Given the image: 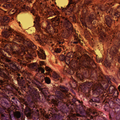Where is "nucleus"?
Wrapping results in <instances>:
<instances>
[{
    "label": "nucleus",
    "mask_w": 120,
    "mask_h": 120,
    "mask_svg": "<svg viewBox=\"0 0 120 120\" xmlns=\"http://www.w3.org/2000/svg\"><path fill=\"white\" fill-rule=\"evenodd\" d=\"M22 74H23V75L25 76V79H26V78H27V79H26V80L28 81L30 83V81H31V82H32L33 83L35 84H36L35 81L34 80H32L31 81V79H30L29 76L30 75V73L28 72H23Z\"/></svg>",
    "instance_id": "aec40b11"
},
{
    "label": "nucleus",
    "mask_w": 120,
    "mask_h": 120,
    "mask_svg": "<svg viewBox=\"0 0 120 120\" xmlns=\"http://www.w3.org/2000/svg\"><path fill=\"white\" fill-rule=\"evenodd\" d=\"M13 35H15L18 41L21 44H19V45L24 47L25 49H26V51L28 50H31L32 49H37L36 46L29 39H27L24 36L23 34L21 33L16 32Z\"/></svg>",
    "instance_id": "20e7f679"
},
{
    "label": "nucleus",
    "mask_w": 120,
    "mask_h": 120,
    "mask_svg": "<svg viewBox=\"0 0 120 120\" xmlns=\"http://www.w3.org/2000/svg\"><path fill=\"white\" fill-rule=\"evenodd\" d=\"M21 64L22 65L26 66L27 65V63L26 62H24V61H21Z\"/></svg>",
    "instance_id": "e2e57ef3"
},
{
    "label": "nucleus",
    "mask_w": 120,
    "mask_h": 120,
    "mask_svg": "<svg viewBox=\"0 0 120 120\" xmlns=\"http://www.w3.org/2000/svg\"><path fill=\"white\" fill-rule=\"evenodd\" d=\"M106 28L105 29L106 31H107L109 34H111L112 32V30L110 27Z\"/></svg>",
    "instance_id": "8fccbe9b"
},
{
    "label": "nucleus",
    "mask_w": 120,
    "mask_h": 120,
    "mask_svg": "<svg viewBox=\"0 0 120 120\" xmlns=\"http://www.w3.org/2000/svg\"><path fill=\"white\" fill-rule=\"evenodd\" d=\"M31 110L30 109V108L29 107H27L26 108V109L25 111V112H27L29 111H31Z\"/></svg>",
    "instance_id": "052dcab7"
},
{
    "label": "nucleus",
    "mask_w": 120,
    "mask_h": 120,
    "mask_svg": "<svg viewBox=\"0 0 120 120\" xmlns=\"http://www.w3.org/2000/svg\"><path fill=\"white\" fill-rule=\"evenodd\" d=\"M13 30L9 26H8V46H9V48L8 50H10V52H12L13 54H17L18 55L19 57L23 59H25L24 58L26 59L27 60H29L28 59V55L26 56V50L24 47H22L20 45H19L20 50L18 52H16L14 51V46L11 43V41H10V44H9V42L8 41L10 39V37L11 38L14 37V35H13L14 33Z\"/></svg>",
    "instance_id": "7ed1b4c3"
},
{
    "label": "nucleus",
    "mask_w": 120,
    "mask_h": 120,
    "mask_svg": "<svg viewBox=\"0 0 120 120\" xmlns=\"http://www.w3.org/2000/svg\"><path fill=\"white\" fill-rule=\"evenodd\" d=\"M3 44L4 45V51H6V52H8V49H7V45L8 44H7L6 43L8 42V41L7 40H5L3 41Z\"/></svg>",
    "instance_id": "2f4dec72"
},
{
    "label": "nucleus",
    "mask_w": 120,
    "mask_h": 120,
    "mask_svg": "<svg viewBox=\"0 0 120 120\" xmlns=\"http://www.w3.org/2000/svg\"><path fill=\"white\" fill-rule=\"evenodd\" d=\"M37 64L36 63L31 64L30 66V67L33 69L36 68L37 67Z\"/></svg>",
    "instance_id": "49530a36"
},
{
    "label": "nucleus",
    "mask_w": 120,
    "mask_h": 120,
    "mask_svg": "<svg viewBox=\"0 0 120 120\" xmlns=\"http://www.w3.org/2000/svg\"><path fill=\"white\" fill-rule=\"evenodd\" d=\"M80 110L82 112H86V107L85 106L82 105L81 107H80Z\"/></svg>",
    "instance_id": "e433bc0d"
},
{
    "label": "nucleus",
    "mask_w": 120,
    "mask_h": 120,
    "mask_svg": "<svg viewBox=\"0 0 120 120\" xmlns=\"http://www.w3.org/2000/svg\"><path fill=\"white\" fill-rule=\"evenodd\" d=\"M65 61L66 63L68 65L70 64H71L72 65L75 66V65H73L74 64L75 65L76 64V63L72 64V63H71V61H70V60L69 59H68V58L67 57L65 59Z\"/></svg>",
    "instance_id": "c9c22d12"
},
{
    "label": "nucleus",
    "mask_w": 120,
    "mask_h": 120,
    "mask_svg": "<svg viewBox=\"0 0 120 120\" xmlns=\"http://www.w3.org/2000/svg\"><path fill=\"white\" fill-rule=\"evenodd\" d=\"M8 111V109H0V113L1 114V116L2 114L4 115H7V113L8 112H7Z\"/></svg>",
    "instance_id": "c85d7f7f"
},
{
    "label": "nucleus",
    "mask_w": 120,
    "mask_h": 120,
    "mask_svg": "<svg viewBox=\"0 0 120 120\" xmlns=\"http://www.w3.org/2000/svg\"><path fill=\"white\" fill-rule=\"evenodd\" d=\"M69 19L71 22L72 21L75 23L76 22V18L74 15L70 16L69 18Z\"/></svg>",
    "instance_id": "ea45409f"
},
{
    "label": "nucleus",
    "mask_w": 120,
    "mask_h": 120,
    "mask_svg": "<svg viewBox=\"0 0 120 120\" xmlns=\"http://www.w3.org/2000/svg\"><path fill=\"white\" fill-rule=\"evenodd\" d=\"M105 37V35H103V36H101L100 38V39H101V40H100L101 41H102V40H103L104 39V38Z\"/></svg>",
    "instance_id": "0e129e2a"
},
{
    "label": "nucleus",
    "mask_w": 120,
    "mask_h": 120,
    "mask_svg": "<svg viewBox=\"0 0 120 120\" xmlns=\"http://www.w3.org/2000/svg\"><path fill=\"white\" fill-rule=\"evenodd\" d=\"M37 53L39 57L43 60L45 59L46 58V55L43 50L40 49L39 51H37Z\"/></svg>",
    "instance_id": "6ab92c4d"
},
{
    "label": "nucleus",
    "mask_w": 120,
    "mask_h": 120,
    "mask_svg": "<svg viewBox=\"0 0 120 120\" xmlns=\"http://www.w3.org/2000/svg\"><path fill=\"white\" fill-rule=\"evenodd\" d=\"M56 101H55L54 99H52L51 103L54 105L55 106L56 105L57 106L59 104L61 103L66 104L67 102V100L65 98V95L60 91H57L56 92Z\"/></svg>",
    "instance_id": "39448f33"
},
{
    "label": "nucleus",
    "mask_w": 120,
    "mask_h": 120,
    "mask_svg": "<svg viewBox=\"0 0 120 120\" xmlns=\"http://www.w3.org/2000/svg\"><path fill=\"white\" fill-rule=\"evenodd\" d=\"M66 57L73 59L71 61V63H76L77 65L78 62L80 61L79 56L78 55L76 52H71L68 53L66 55Z\"/></svg>",
    "instance_id": "1a4fd4ad"
},
{
    "label": "nucleus",
    "mask_w": 120,
    "mask_h": 120,
    "mask_svg": "<svg viewBox=\"0 0 120 120\" xmlns=\"http://www.w3.org/2000/svg\"><path fill=\"white\" fill-rule=\"evenodd\" d=\"M38 71H41V73H44L45 72L44 69L42 67H39L38 68Z\"/></svg>",
    "instance_id": "864d4df0"
},
{
    "label": "nucleus",
    "mask_w": 120,
    "mask_h": 120,
    "mask_svg": "<svg viewBox=\"0 0 120 120\" xmlns=\"http://www.w3.org/2000/svg\"><path fill=\"white\" fill-rule=\"evenodd\" d=\"M59 89L61 91L65 94L68 93L69 90L68 88L63 86H59Z\"/></svg>",
    "instance_id": "393cba45"
},
{
    "label": "nucleus",
    "mask_w": 120,
    "mask_h": 120,
    "mask_svg": "<svg viewBox=\"0 0 120 120\" xmlns=\"http://www.w3.org/2000/svg\"><path fill=\"white\" fill-rule=\"evenodd\" d=\"M90 59V57H88L86 59H85L80 64V63L78 62V63H77L79 64H81L85 68H90V64L89 60Z\"/></svg>",
    "instance_id": "f8f14e48"
},
{
    "label": "nucleus",
    "mask_w": 120,
    "mask_h": 120,
    "mask_svg": "<svg viewBox=\"0 0 120 120\" xmlns=\"http://www.w3.org/2000/svg\"><path fill=\"white\" fill-rule=\"evenodd\" d=\"M9 0V1H8V8H13V6L11 3L12 2V0H8V1Z\"/></svg>",
    "instance_id": "37998d69"
},
{
    "label": "nucleus",
    "mask_w": 120,
    "mask_h": 120,
    "mask_svg": "<svg viewBox=\"0 0 120 120\" xmlns=\"http://www.w3.org/2000/svg\"><path fill=\"white\" fill-rule=\"evenodd\" d=\"M108 4L105 5H100V9L101 11H105L106 8L108 7Z\"/></svg>",
    "instance_id": "c756f323"
},
{
    "label": "nucleus",
    "mask_w": 120,
    "mask_h": 120,
    "mask_svg": "<svg viewBox=\"0 0 120 120\" xmlns=\"http://www.w3.org/2000/svg\"><path fill=\"white\" fill-rule=\"evenodd\" d=\"M68 68L65 66L63 69L62 73L64 74H65L67 73H68Z\"/></svg>",
    "instance_id": "09e8293b"
},
{
    "label": "nucleus",
    "mask_w": 120,
    "mask_h": 120,
    "mask_svg": "<svg viewBox=\"0 0 120 120\" xmlns=\"http://www.w3.org/2000/svg\"><path fill=\"white\" fill-rule=\"evenodd\" d=\"M18 83L19 86H21V89L24 90V89L26 88V86H25V80L19 81V82H18Z\"/></svg>",
    "instance_id": "a878e982"
},
{
    "label": "nucleus",
    "mask_w": 120,
    "mask_h": 120,
    "mask_svg": "<svg viewBox=\"0 0 120 120\" xmlns=\"http://www.w3.org/2000/svg\"><path fill=\"white\" fill-rule=\"evenodd\" d=\"M100 99L98 97H94L89 101V103L90 105H91L92 103H100Z\"/></svg>",
    "instance_id": "412c9836"
},
{
    "label": "nucleus",
    "mask_w": 120,
    "mask_h": 120,
    "mask_svg": "<svg viewBox=\"0 0 120 120\" xmlns=\"http://www.w3.org/2000/svg\"><path fill=\"white\" fill-rule=\"evenodd\" d=\"M44 64L45 62L44 61H40V66L44 65Z\"/></svg>",
    "instance_id": "774afa93"
},
{
    "label": "nucleus",
    "mask_w": 120,
    "mask_h": 120,
    "mask_svg": "<svg viewBox=\"0 0 120 120\" xmlns=\"http://www.w3.org/2000/svg\"><path fill=\"white\" fill-rule=\"evenodd\" d=\"M61 50V48H55L53 50L54 52H55L56 53H60Z\"/></svg>",
    "instance_id": "de8ad7c7"
},
{
    "label": "nucleus",
    "mask_w": 120,
    "mask_h": 120,
    "mask_svg": "<svg viewBox=\"0 0 120 120\" xmlns=\"http://www.w3.org/2000/svg\"><path fill=\"white\" fill-rule=\"evenodd\" d=\"M26 5L24 4L23 5V6H22V9L23 11L25 10H26Z\"/></svg>",
    "instance_id": "338daca9"
},
{
    "label": "nucleus",
    "mask_w": 120,
    "mask_h": 120,
    "mask_svg": "<svg viewBox=\"0 0 120 120\" xmlns=\"http://www.w3.org/2000/svg\"><path fill=\"white\" fill-rule=\"evenodd\" d=\"M52 22V25L55 26H58L60 23H63L65 26L67 30V33L64 34H62L64 38H68L70 36L72 35L74 37V40L72 42L73 44H77L80 42V40L79 38L78 34H77L75 29L73 28L72 24L68 20L67 18L62 16H57L51 20Z\"/></svg>",
    "instance_id": "f257e3e1"
},
{
    "label": "nucleus",
    "mask_w": 120,
    "mask_h": 120,
    "mask_svg": "<svg viewBox=\"0 0 120 120\" xmlns=\"http://www.w3.org/2000/svg\"><path fill=\"white\" fill-rule=\"evenodd\" d=\"M100 4H98L96 5H95L94 9V10L95 9H96L97 10H98V9H100Z\"/></svg>",
    "instance_id": "bf43d9fd"
},
{
    "label": "nucleus",
    "mask_w": 120,
    "mask_h": 120,
    "mask_svg": "<svg viewBox=\"0 0 120 120\" xmlns=\"http://www.w3.org/2000/svg\"><path fill=\"white\" fill-rule=\"evenodd\" d=\"M51 26H50V25L48 24L45 30V32L47 33H49L51 31L50 30H51Z\"/></svg>",
    "instance_id": "72a5a7b5"
},
{
    "label": "nucleus",
    "mask_w": 120,
    "mask_h": 120,
    "mask_svg": "<svg viewBox=\"0 0 120 120\" xmlns=\"http://www.w3.org/2000/svg\"><path fill=\"white\" fill-rule=\"evenodd\" d=\"M118 0H110L109 3L108 4V7L105 10V12L107 14L109 15L112 14L113 11H114V10L111 8L110 6H113L114 4L117 2Z\"/></svg>",
    "instance_id": "9b49d317"
},
{
    "label": "nucleus",
    "mask_w": 120,
    "mask_h": 120,
    "mask_svg": "<svg viewBox=\"0 0 120 120\" xmlns=\"http://www.w3.org/2000/svg\"><path fill=\"white\" fill-rule=\"evenodd\" d=\"M99 71L100 73L99 75H97V79L96 81L97 82L96 84L95 85V89L93 90V93L96 94H101L103 93L106 88L105 86H107V83L105 84V81H107L108 83L111 84V82L110 79L112 81L115 82V81L114 79L112 78V76H105L101 73L100 69H99Z\"/></svg>",
    "instance_id": "f03ea898"
},
{
    "label": "nucleus",
    "mask_w": 120,
    "mask_h": 120,
    "mask_svg": "<svg viewBox=\"0 0 120 120\" xmlns=\"http://www.w3.org/2000/svg\"><path fill=\"white\" fill-rule=\"evenodd\" d=\"M16 65L14 62L11 60L8 59V86L9 85V82L12 81L11 76L9 75V74H11L12 72L16 69Z\"/></svg>",
    "instance_id": "0eeeda50"
},
{
    "label": "nucleus",
    "mask_w": 120,
    "mask_h": 120,
    "mask_svg": "<svg viewBox=\"0 0 120 120\" xmlns=\"http://www.w3.org/2000/svg\"><path fill=\"white\" fill-rule=\"evenodd\" d=\"M30 12L32 13L33 15L34 16H36L35 18L36 21L38 23H39L40 21V17L39 15H38L36 12H35V10L33 9L32 10L30 11Z\"/></svg>",
    "instance_id": "4be33fe9"
},
{
    "label": "nucleus",
    "mask_w": 120,
    "mask_h": 120,
    "mask_svg": "<svg viewBox=\"0 0 120 120\" xmlns=\"http://www.w3.org/2000/svg\"><path fill=\"white\" fill-rule=\"evenodd\" d=\"M120 108H116L115 109V114L119 113L120 112Z\"/></svg>",
    "instance_id": "5fc2aeb1"
},
{
    "label": "nucleus",
    "mask_w": 120,
    "mask_h": 120,
    "mask_svg": "<svg viewBox=\"0 0 120 120\" xmlns=\"http://www.w3.org/2000/svg\"><path fill=\"white\" fill-rule=\"evenodd\" d=\"M96 15L94 12L91 13L90 15L89 16V21L90 23H92V20L96 18Z\"/></svg>",
    "instance_id": "b1692460"
},
{
    "label": "nucleus",
    "mask_w": 120,
    "mask_h": 120,
    "mask_svg": "<svg viewBox=\"0 0 120 120\" xmlns=\"http://www.w3.org/2000/svg\"><path fill=\"white\" fill-rule=\"evenodd\" d=\"M52 77L53 80L55 81H57L60 79H61L59 75L54 71L52 74Z\"/></svg>",
    "instance_id": "5701e85b"
},
{
    "label": "nucleus",
    "mask_w": 120,
    "mask_h": 120,
    "mask_svg": "<svg viewBox=\"0 0 120 120\" xmlns=\"http://www.w3.org/2000/svg\"><path fill=\"white\" fill-rule=\"evenodd\" d=\"M117 11H116L114 12H113V18L117 19L116 21L117 22L118 19H120V5L119 6L117 9Z\"/></svg>",
    "instance_id": "a211bd4d"
},
{
    "label": "nucleus",
    "mask_w": 120,
    "mask_h": 120,
    "mask_svg": "<svg viewBox=\"0 0 120 120\" xmlns=\"http://www.w3.org/2000/svg\"><path fill=\"white\" fill-rule=\"evenodd\" d=\"M0 76L3 77L5 79L4 81L0 80V84L3 87V91L4 94L7 96L8 91V76L3 71H0Z\"/></svg>",
    "instance_id": "423d86ee"
},
{
    "label": "nucleus",
    "mask_w": 120,
    "mask_h": 120,
    "mask_svg": "<svg viewBox=\"0 0 120 120\" xmlns=\"http://www.w3.org/2000/svg\"><path fill=\"white\" fill-rule=\"evenodd\" d=\"M105 66L106 67H109L111 65V63L109 61L106 60L105 62L104 63Z\"/></svg>",
    "instance_id": "58836bf2"
},
{
    "label": "nucleus",
    "mask_w": 120,
    "mask_h": 120,
    "mask_svg": "<svg viewBox=\"0 0 120 120\" xmlns=\"http://www.w3.org/2000/svg\"><path fill=\"white\" fill-rule=\"evenodd\" d=\"M90 43L91 45L93 47L94 46V40L92 38V40L90 41Z\"/></svg>",
    "instance_id": "680f3d73"
},
{
    "label": "nucleus",
    "mask_w": 120,
    "mask_h": 120,
    "mask_svg": "<svg viewBox=\"0 0 120 120\" xmlns=\"http://www.w3.org/2000/svg\"><path fill=\"white\" fill-rule=\"evenodd\" d=\"M6 11H4L1 8H0V14H1L2 15H4V14L5 15L4 16L3 18V21H2V22H4V21H3V20L4 18V16H6L8 17L7 16V15H5L6 14Z\"/></svg>",
    "instance_id": "c03bdc74"
},
{
    "label": "nucleus",
    "mask_w": 120,
    "mask_h": 120,
    "mask_svg": "<svg viewBox=\"0 0 120 120\" xmlns=\"http://www.w3.org/2000/svg\"><path fill=\"white\" fill-rule=\"evenodd\" d=\"M30 94L32 96H36L37 94V90L34 89H33L29 90Z\"/></svg>",
    "instance_id": "cd10ccee"
},
{
    "label": "nucleus",
    "mask_w": 120,
    "mask_h": 120,
    "mask_svg": "<svg viewBox=\"0 0 120 120\" xmlns=\"http://www.w3.org/2000/svg\"><path fill=\"white\" fill-rule=\"evenodd\" d=\"M66 58V57L63 55L60 56L59 57L60 60L62 61L65 60Z\"/></svg>",
    "instance_id": "603ef678"
},
{
    "label": "nucleus",
    "mask_w": 120,
    "mask_h": 120,
    "mask_svg": "<svg viewBox=\"0 0 120 120\" xmlns=\"http://www.w3.org/2000/svg\"><path fill=\"white\" fill-rule=\"evenodd\" d=\"M108 91L111 94L113 93V94L116 96H117L119 94L117 89L113 86H111L109 87Z\"/></svg>",
    "instance_id": "f3484780"
},
{
    "label": "nucleus",
    "mask_w": 120,
    "mask_h": 120,
    "mask_svg": "<svg viewBox=\"0 0 120 120\" xmlns=\"http://www.w3.org/2000/svg\"><path fill=\"white\" fill-rule=\"evenodd\" d=\"M92 83L91 82H85L83 84V86L84 87H87L89 88L90 87V86H92L93 84H91Z\"/></svg>",
    "instance_id": "7c9ffc66"
},
{
    "label": "nucleus",
    "mask_w": 120,
    "mask_h": 120,
    "mask_svg": "<svg viewBox=\"0 0 120 120\" xmlns=\"http://www.w3.org/2000/svg\"><path fill=\"white\" fill-rule=\"evenodd\" d=\"M35 49H32L31 50H28L26 52L28 54V59H29V61L31 59L32 56L36 57L37 56L36 53Z\"/></svg>",
    "instance_id": "2eb2a0df"
},
{
    "label": "nucleus",
    "mask_w": 120,
    "mask_h": 120,
    "mask_svg": "<svg viewBox=\"0 0 120 120\" xmlns=\"http://www.w3.org/2000/svg\"><path fill=\"white\" fill-rule=\"evenodd\" d=\"M41 27V24L39 23H38L36 25V28L38 31H40Z\"/></svg>",
    "instance_id": "a19ab883"
},
{
    "label": "nucleus",
    "mask_w": 120,
    "mask_h": 120,
    "mask_svg": "<svg viewBox=\"0 0 120 120\" xmlns=\"http://www.w3.org/2000/svg\"><path fill=\"white\" fill-rule=\"evenodd\" d=\"M68 73L70 75H72L74 72V71L72 68H68Z\"/></svg>",
    "instance_id": "f704fd0d"
},
{
    "label": "nucleus",
    "mask_w": 120,
    "mask_h": 120,
    "mask_svg": "<svg viewBox=\"0 0 120 120\" xmlns=\"http://www.w3.org/2000/svg\"><path fill=\"white\" fill-rule=\"evenodd\" d=\"M34 38L35 40L37 41H38V42L40 45L42 46L45 45L46 43L47 40L43 38L41 39H40L39 36L37 35H35Z\"/></svg>",
    "instance_id": "ddd939ff"
},
{
    "label": "nucleus",
    "mask_w": 120,
    "mask_h": 120,
    "mask_svg": "<svg viewBox=\"0 0 120 120\" xmlns=\"http://www.w3.org/2000/svg\"><path fill=\"white\" fill-rule=\"evenodd\" d=\"M114 102L117 104H118V103H119L120 102V100L118 98H115L114 99Z\"/></svg>",
    "instance_id": "4d7b16f0"
},
{
    "label": "nucleus",
    "mask_w": 120,
    "mask_h": 120,
    "mask_svg": "<svg viewBox=\"0 0 120 120\" xmlns=\"http://www.w3.org/2000/svg\"><path fill=\"white\" fill-rule=\"evenodd\" d=\"M8 18L6 16H4V18L3 21L4 22H1V24L3 26V28H4V29H6V30H3L2 32V34L3 36L7 38L8 37V30L7 25H8Z\"/></svg>",
    "instance_id": "9d476101"
},
{
    "label": "nucleus",
    "mask_w": 120,
    "mask_h": 120,
    "mask_svg": "<svg viewBox=\"0 0 120 120\" xmlns=\"http://www.w3.org/2000/svg\"><path fill=\"white\" fill-rule=\"evenodd\" d=\"M89 61L90 64H91L90 67L91 66H93V68H96L97 69V70L96 71V78L95 79L96 80L97 79V76L98 77V76H97V75H98L99 73H100V72L99 71V69L100 70H101L99 67L97 66L96 64L94 62L93 60H91L90 58L89 60Z\"/></svg>",
    "instance_id": "dca6fc26"
},
{
    "label": "nucleus",
    "mask_w": 120,
    "mask_h": 120,
    "mask_svg": "<svg viewBox=\"0 0 120 120\" xmlns=\"http://www.w3.org/2000/svg\"><path fill=\"white\" fill-rule=\"evenodd\" d=\"M25 114L27 117H30L31 116V111H29L25 113Z\"/></svg>",
    "instance_id": "6e6d98bb"
},
{
    "label": "nucleus",
    "mask_w": 120,
    "mask_h": 120,
    "mask_svg": "<svg viewBox=\"0 0 120 120\" xmlns=\"http://www.w3.org/2000/svg\"><path fill=\"white\" fill-rule=\"evenodd\" d=\"M14 115L15 118L19 119L21 117V114L19 111H16L14 112Z\"/></svg>",
    "instance_id": "bb28decb"
},
{
    "label": "nucleus",
    "mask_w": 120,
    "mask_h": 120,
    "mask_svg": "<svg viewBox=\"0 0 120 120\" xmlns=\"http://www.w3.org/2000/svg\"><path fill=\"white\" fill-rule=\"evenodd\" d=\"M68 5L65 8H63L62 7L61 8H62V11L65 12V14L66 15H69L72 11L73 8L71 4H73V7L75 6L76 4L79 0H70Z\"/></svg>",
    "instance_id": "6e6552de"
},
{
    "label": "nucleus",
    "mask_w": 120,
    "mask_h": 120,
    "mask_svg": "<svg viewBox=\"0 0 120 120\" xmlns=\"http://www.w3.org/2000/svg\"><path fill=\"white\" fill-rule=\"evenodd\" d=\"M116 46H114L112 48V49L113 50V51L114 54H116L117 52H118V47L116 48Z\"/></svg>",
    "instance_id": "4c0bfd02"
},
{
    "label": "nucleus",
    "mask_w": 120,
    "mask_h": 120,
    "mask_svg": "<svg viewBox=\"0 0 120 120\" xmlns=\"http://www.w3.org/2000/svg\"><path fill=\"white\" fill-rule=\"evenodd\" d=\"M76 76L77 78H78L80 80H83V78L82 74H79L78 72H76Z\"/></svg>",
    "instance_id": "473e14b6"
},
{
    "label": "nucleus",
    "mask_w": 120,
    "mask_h": 120,
    "mask_svg": "<svg viewBox=\"0 0 120 120\" xmlns=\"http://www.w3.org/2000/svg\"><path fill=\"white\" fill-rule=\"evenodd\" d=\"M105 22L107 26L109 27H111L113 21L115 22V20H113L112 17H111L109 15H107L105 17Z\"/></svg>",
    "instance_id": "4468645a"
},
{
    "label": "nucleus",
    "mask_w": 120,
    "mask_h": 120,
    "mask_svg": "<svg viewBox=\"0 0 120 120\" xmlns=\"http://www.w3.org/2000/svg\"><path fill=\"white\" fill-rule=\"evenodd\" d=\"M51 13L52 14V15H56V14H55L56 11H55V10H52L51 11Z\"/></svg>",
    "instance_id": "69168bd1"
},
{
    "label": "nucleus",
    "mask_w": 120,
    "mask_h": 120,
    "mask_svg": "<svg viewBox=\"0 0 120 120\" xmlns=\"http://www.w3.org/2000/svg\"><path fill=\"white\" fill-rule=\"evenodd\" d=\"M45 69L47 71L49 72L50 71H52L51 69L49 67L46 66L45 67Z\"/></svg>",
    "instance_id": "13d9d810"
},
{
    "label": "nucleus",
    "mask_w": 120,
    "mask_h": 120,
    "mask_svg": "<svg viewBox=\"0 0 120 120\" xmlns=\"http://www.w3.org/2000/svg\"><path fill=\"white\" fill-rule=\"evenodd\" d=\"M45 82L47 84L50 83L51 81L50 78L48 77H46L45 78Z\"/></svg>",
    "instance_id": "79ce46f5"
},
{
    "label": "nucleus",
    "mask_w": 120,
    "mask_h": 120,
    "mask_svg": "<svg viewBox=\"0 0 120 120\" xmlns=\"http://www.w3.org/2000/svg\"><path fill=\"white\" fill-rule=\"evenodd\" d=\"M7 115H4L2 114L1 115V117L0 118L1 120H8L7 118Z\"/></svg>",
    "instance_id": "a18cd8bd"
},
{
    "label": "nucleus",
    "mask_w": 120,
    "mask_h": 120,
    "mask_svg": "<svg viewBox=\"0 0 120 120\" xmlns=\"http://www.w3.org/2000/svg\"><path fill=\"white\" fill-rule=\"evenodd\" d=\"M8 103L7 102L6 103L4 101L3 102L2 104V106L4 108L7 109V107Z\"/></svg>",
    "instance_id": "3c124183"
}]
</instances>
